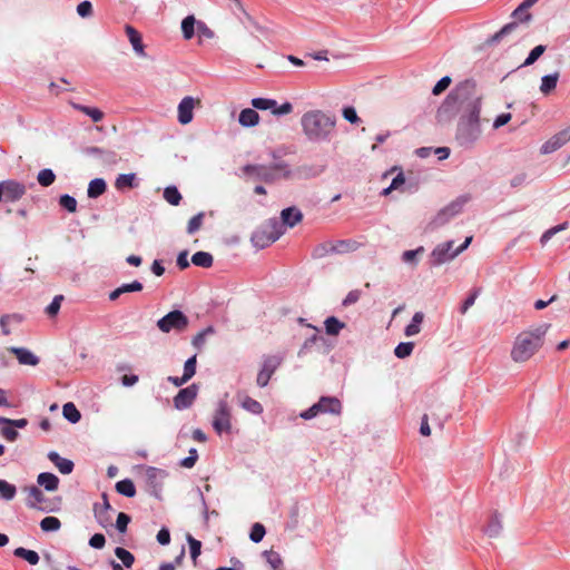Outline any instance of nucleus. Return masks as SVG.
Listing matches in <instances>:
<instances>
[{"mask_svg":"<svg viewBox=\"0 0 570 570\" xmlns=\"http://www.w3.org/2000/svg\"><path fill=\"white\" fill-rule=\"evenodd\" d=\"M324 170H325V166L312 167V166L304 165V166L297 167L295 175L299 178H311V177H316V176L321 175Z\"/></svg>","mask_w":570,"mask_h":570,"instance_id":"f704fd0d","label":"nucleus"},{"mask_svg":"<svg viewBox=\"0 0 570 570\" xmlns=\"http://www.w3.org/2000/svg\"><path fill=\"white\" fill-rule=\"evenodd\" d=\"M330 250L335 253H348L357 249L358 244L355 240L345 239L330 243Z\"/></svg>","mask_w":570,"mask_h":570,"instance_id":"7c9ffc66","label":"nucleus"},{"mask_svg":"<svg viewBox=\"0 0 570 570\" xmlns=\"http://www.w3.org/2000/svg\"><path fill=\"white\" fill-rule=\"evenodd\" d=\"M468 197H459L452 203H450L448 206L442 208L435 217L431 220L430 225L433 228L440 227L448 223L452 217L461 213L463 206L466 204Z\"/></svg>","mask_w":570,"mask_h":570,"instance_id":"1a4fd4ad","label":"nucleus"},{"mask_svg":"<svg viewBox=\"0 0 570 570\" xmlns=\"http://www.w3.org/2000/svg\"><path fill=\"white\" fill-rule=\"evenodd\" d=\"M56 179V175L55 173L49 169V168H46V169H41L39 173H38V176H37V180L38 183L43 186V187H48L50 185L53 184Z\"/></svg>","mask_w":570,"mask_h":570,"instance_id":"49530a36","label":"nucleus"},{"mask_svg":"<svg viewBox=\"0 0 570 570\" xmlns=\"http://www.w3.org/2000/svg\"><path fill=\"white\" fill-rule=\"evenodd\" d=\"M313 330V334L308 337L303 346L302 352L304 353H327L328 346L326 344L325 337L320 333V330L315 326L307 325Z\"/></svg>","mask_w":570,"mask_h":570,"instance_id":"9b49d317","label":"nucleus"},{"mask_svg":"<svg viewBox=\"0 0 570 570\" xmlns=\"http://www.w3.org/2000/svg\"><path fill=\"white\" fill-rule=\"evenodd\" d=\"M361 295H362V292L360 289H353V291L348 292L346 297L343 299L342 305L347 307L352 304H355L360 299Z\"/></svg>","mask_w":570,"mask_h":570,"instance_id":"338daca9","label":"nucleus"},{"mask_svg":"<svg viewBox=\"0 0 570 570\" xmlns=\"http://www.w3.org/2000/svg\"><path fill=\"white\" fill-rule=\"evenodd\" d=\"M544 51H546V47L542 45L534 47L530 51L525 61L523 62V66H530V65L534 63L543 55Z\"/></svg>","mask_w":570,"mask_h":570,"instance_id":"13d9d810","label":"nucleus"},{"mask_svg":"<svg viewBox=\"0 0 570 570\" xmlns=\"http://www.w3.org/2000/svg\"><path fill=\"white\" fill-rule=\"evenodd\" d=\"M188 317L181 311L175 309L158 320L157 327L163 333H169L171 331L180 333L188 327Z\"/></svg>","mask_w":570,"mask_h":570,"instance_id":"39448f33","label":"nucleus"},{"mask_svg":"<svg viewBox=\"0 0 570 570\" xmlns=\"http://www.w3.org/2000/svg\"><path fill=\"white\" fill-rule=\"evenodd\" d=\"M198 386L191 384L185 389H181L174 397V406L177 410H186L191 406L195 399L197 397Z\"/></svg>","mask_w":570,"mask_h":570,"instance_id":"ddd939ff","label":"nucleus"},{"mask_svg":"<svg viewBox=\"0 0 570 570\" xmlns=\"http://www.w3.org/2000/svg\"><path fill=\"white\" fill-rule=\"evenodd\" d=\"M13 554L17 558H21V559L26 560L31 566L37 564L40 560V557L37 551L29 550L23 547L16 548L13 550Z\"/></svg>","mask_w":570,"mask_h":570,"instance_id":"c756f323","label":"nucleus"},{"mask_svg":"<svg viewBox=\"0 0 570 570\" xmlns=\"http://www.w3.org/2000/svg\"><path fill=\"white\" fill-rule=\"evenodd\" d=\"M191 262L196 266L209 268L213 265L214 258L207 252H197L191 256Z\"/></svg>","mask_w":570,"mask_h":570,"instance_id":"e433bc0d","label":"nucleus"},{"mask_svg":"<svg viewBox=\"0 0 570 570\" xmlns=\"http://www.w3.org/2000/svg\"><path fill=\"white\" fill-rule=\"evenodd\" d=\"M321 413L340 414L342 404L338 399L333 396H322L317 402Z\"/></svg>","mask_w":570,"mask_h":570,"instance_id":"aec40b11","label":"nucleus"},{"mask_svg":"<svg viewBox=\"0 0 570 570\" xmlns=\"http://www.w3.org/2000/svg\"><path fill=\"white\" fill-rule=\"evenodd\" d=\"M451 85V78L445 76L441 78L432 89V94L438 96L449 88Z\"/></svg>","mask_w":570,"mask_h":570,"instance_id":"69168bd1","label":"nucleus"},{"mask_svg":"<svg viewBox=\"0 0 570 570\" xmlns=\"http://www.w3.org/2000/svg\"><path fill=\"white\" fill-rule=\"evenodd\" d=\"M453 245V240L439 244L431 253V264L433 266H439L453 259L456 256L454 255V250H452Z\"/></svg>","mask_w":570,"mask_h":570,"instance_id":"f8f14e48","label":"nucleus"},{"mask_svg":"<svg viewBox=\"0 0 570 570\" xmlns=\"http://www.w3.org/2000/svg\"><path fill=\"white\" fill-rule=\"evenodd\" d=\"M550 324H541L534 330L520 333L514 342L513 353L518 354H535L543 344L544 335L550 328Z\"/></svg>","mask_w":570,"mask_h":570,"instance_id":"20e7f679","label":"nucleus"},{"mask_svg":"<svg viewBox=\"0 0 570 570\" xmlns=\"http://www.w3.org/2000/svg\"><path fill=\"white\" fill-rule=\"evenodd\" d=\"M238 121L243 127H254L259 122V115L256 110L246 108L240 111Z\"/></svg>","mask_w":570,"mask_h":570,"instance_id":"393cba45","label":"nucleus"},{"mask_svg":"<svg viewBox=\"0 0 570 570\" xmlns=\"http://www.w3.org/2000/svg\"><path fill=\"white\" fill-rule=\"evenodd\" d=\"M115 556L121 561L125 568H131L135 562V556L125 548L117 547L115 549Z\"/></svg>","mask_w":570,"mask_h":570,"instance_id":"ea45409f","label":"nucleus"},{"mask_svg":"<svg viewBox=\"0 0 570 570\" xmlns=\"http://www.w3.org/2000/svg\"><path fill=\"white\" fill-rule=\"evenodd\" d=\"M106 544V538L101 533H95L89 539V546L94 549H102Z\"/></svg>","mask_w":570,"mask_h":570,"instance_id":"774afa93","label":"nucleus"},{"mask_svg":"<svg viewBox=\"0 0 570 570\" xmlns=\"http://www.w3.org/2000/svg\"><path fill=\"white\" fill-rule=\"evenodd\" d=\"M142 288H144L142 284L138 281H134L130 284H122L121 286H119L116 289H114L112 292H110L109 299L116 301L117 298L120 297V295H122L125 293L140 292V291H142Z\"/></svg>","mask_w":570,"mask_h":570,"instance_id":"b1692460","label":"nucleus"},{"mask_svg":"<svg viewBox=\"0 0 570 570\" xmlns=\"http://www.w3.org/2000/svg\"><path fill=\"white\" fill-rule=\"evenodd\" d=\"M304 134L311 140H323L328 137L335 127V119L321 110H313L302 117Z\"/></svg>","mask_w":570,"mask_h":570,"instance_id":"f03ea898","label":"nucleus"},{"mask_svg":"<svg viewBox=\"0 0 570 570\" xmlns=\"http://www.w3.org/2000/svg\"><path fill=\"white\" fill-rule=\"evenodd\" d=\"M281 366V358H266L259 370L256 383L259 387H265L272 379L275 371Z\"/></svg>","mask_w":570,"mask_h":570,"instance_id":"4468645a","label":"nucleus"},{"mask_svg":"<svg viewBox=\"0 0 570 570\" xmlns=\"http://www.w3.org/2000/svg\"><path fill=\"white\" fill-rule=\"evenodd\" d=\"M243 173L252 178L272 184L278 179H288L292 177V170L284 161L266 165H246Z\"/></svg>","mask_w":570,"mask_h":570,"instance_id":"7ed1b4c3","label":"nucleus"},{"mask_svg":"<svg viewBox=\"0 0 570 570\" xmlns=\"http://www.w3.org/2000/svg\"><path fill=\"white\" fill-rule=\"evenodd\" d=\"M164 198L170 205L177 206L181 200V195L175 186H169L164 190Z\"/></svg>","mask_w":570,"mask_h":570,"instance_id":"a18cd8bd","label":"nucleus"},{"mask_svg":"<svg viewBox=\"0 0 570 570\" xmlns=\"http://www.w3.org/2000/svg\"><path fill=\"white\" fill-rule=\"evenodd\" d=\"M481 101L475 81L468 79L455 86L441 107L440 111L461 115L455 135L461 146L470 147L481 136Z\"/></svg>","mask_w":570,"mask_h":570,"instance_id":"f257e3e1","label":"nucleus"},{"mask_svg":"<svg viewBox=\"0 0 570 570\" xmlns=\"http://www.w3.org/2000/svg\"><path fill=\"white\" fill-rule=\"evenodd\" d=\"M195 23H196V20H195V17L194 16H188L186 17L183 22H181V31H183V35H184V38L186 40H189L194 37L195 35Z\"/></svg>","mask_w":570,"mask_h":570,"instance_id":"c03bdc74","label":"nucleus"},{"mask_svg":"<svg viewBox=\"0 0 570 570\" xmlns=\"http://www.w3.org/2000/svg\"><path fill=\"white\" fill-rule=\"evenodd\" d=\"M71 106L73 109L81 111L82 114L90 117L94 122H99L105 117V114L99 108L83 106L77 102H71Z\"/></svg>","mask_w":570,"mask_h":570,"instance_id":"a878e982","label":"nucleus"},{"mask_svg":"<svg viewBox=\"0 0 570 570\" xmlns=\"http://www.w3.org/2000/svg\"><path fill=\"white\" fill-rule=\"evenodd\" d=\"M213 428L218 434L229 433L232 430V414L226 400H219L217 403Z\"/></svg>","mask_w":570,"mask_h":570,"instance_id":"0eeeda50","label":"nucleus"},{"mask_svg":"<svg viewBox=\"0 0 570 570\" xmlns=\"http://www.w3.org/2000/svg\"><path fill=\"white\" fill-rule=\"evenodd\" d=\"M281 217L282 226L286 225L288 227H294L297 223H299L303 219V214L295 207H288L282 210Z\"/></svg>","mask_w":570,"mask_h":570,"instance_id":"4be33fe9","label":"nucleus"},{"mask_svg":"<svg viewBox=\"0 0 570 570\" xmlns=\"http://www.w3.org/2000/svg\"><path fill=\"white\" fill-rule=\"evenodd\" d=\"M404 183H405V177H404L403 173H399L393 178L391 185L387 188L383 189L382 195H384V196L389 195L392 190L399 189L402 185H404Z\"/></svg>","mask_w":570,"mask_h":570,"instance_id":"052dcab7","label":"nucleus"},{"mask_svg":"<svg viewBox=\"0 0 570 570\" xmlns=\"http://www.w3.org/2000/svg\"><path fill=\"white\" fill-rule=\"evenodd\" d=\"M423 320H424V314L422 312H416L413 315L411 323L405 327V335L412 336V335L419 334L421 331L420 325L423 322Z\"/></svg>","mask_w":570,"mask_h":570,"instance_id":"58836bf2","label":"nucleus"},{"mask_svg":"<svg viewBox=\"0 0 570 570\" xmlns=\"http://www.w3.org/2000/svg\"><path fill=\"white\" fill-rule=\"evenodd\" d=\"M47 456L60 473L70 474L73 471V462L69 459L62 458L58 452L50 451Z\"/></svg>","mask_w":570,"mask_h":570,"instance_id":"6ab92c4d","label":"nucleus"},{"mask_svg":"<svg viewBox=\"0 0 570 570\" xmlns=\"http://www.w3.org/2000/svg\"><path fill=\"white\" fill-rule=\"evenodd\" d=\"M413 348H414V343H412V342L400 343L395 347L394 354H395V356H409L413 352Z\"/></svg>","mask_w":570,"mask_h":570,"instance_id":"e2e57ef3","label":"nucleus"},{"mask_svg":"<svg viewBox=\"0 0 570 570\" xmlns=\"http://www.w3.org/2000/svg\"><path fill=\"white\" fill-rule=\"evenodd\" d=\"M1 188L4 193V200L16 202L26 194V187L23 184L16 180L1 181Z\"/></svg>","mask_w":570,"mask_h":570,"instance_id":"dca6fc26","label":"nucleus"},{"mask_svg":"<svg viewBox=\"0 0 570 570\" xmlns=\"http://www.w3.org/2000/svg\"><path fill=\"white\" fill-rule=\"evenodd\" d=\"M187 541H188V544H189L190 557H191L194 563L196 564L197 558L200 554L202 542L199 540H196L190 534H187Z\"/></svg>","mask_w":570,"mask_h":570,"instance_id":"09e8293b","label":"nucleus"},{"mask_svg":"<svg viewBox=\"0 0 570 570\" xmlns=\"http://www.w3.org/2000/svg\"><path fill=\"white\" fill-rule=\"evenodd\" d=\"M214 334L215 330L212 326H208L207 328L203 330L193 338L191 343L194 347L199 352L203 351V348L207 345L208 340L213 337Z\"/></svg>","mask_w":570,"mask_h":570,"instance_id":"bb28decb","label":"nucleus"},{"mask_svg":"<svg viewBox=\"0 0 570 570\" xmlns=\"http://www.w3.org/2000/svg\"><path fill=\"white\" fill-rule=\"evenodd\" d=\"M116 491L127 498H134L136 494V488L130 479H124L116 483Z\"/></svg>","mask_w":570,"mask_h":570,"instance_id":"c9c22d12","label":"nucleus"},{"mask_svg":"<svg viewBox=\"0 0 570 570\" xmlns=\"http://www.w3.org/2000/svg\"><path fill=\"white\" fill-rule=\"evenodd\" d=\"M102 503H95L94 504V514L97 520V522L102 525L107 527L111 522V518L109 515V511L111 510V505L108 500L107 493L101 494Z\"/></svg>","mask_w":570,"mask_h":570,"instance_id":"f3484780","label":"nucleus"},{"mask_svg":"<svg viewBox=\"0 0 570 570\" xmlns=\"http://www.w3.org/2000/svg\"><path fill=\"white\" fill-rule=\"evenodd\" d=\"M558 79H559V72H554L553 75L543 76L541 79L540 91L544 96L550 95L556 89Z\"/></svg>","mask_w":570,"mask_h":570,"instance_id":"72a5a7b5","label":"nucleus"},{"mask_svg":"<svg viewBox=\"0 0 570 570\" xmlns=\"http://www.w3.org/2000/svg\"><path fill=\"white\" fill-rule=\"evenodd\" d=\"M0 434L10 442L16 441L19 436L18 431L11 424H2Z\"/></svg>","mask_w":570,"mask_h":570,"instance_id":"4d7b16f0","label":"nucleus"},{"mask_svg":"<svg viewBox=\"0 0 570 570\" xmlns=\"http://www.w3.org/2000/svg\"><path fill=\"white\" fill-rule=\"evenodd\" d=\"M518 27V23L517 22H511V23H508L505 24L500 31H498L497 33H494L491 39L489 40L490 43H493V42H498L500 39H502L504 36H507L508 33L512 32L514 29H517Z\"/></svg>","mask_w":570,"mask_h":570,"instance_id":"6e6d98bb","label":"nucleus"},{"mask_svg":"<svg viewBox=\"0 0 570 570\" xmlns=\"http://www.w3.org/2000/svg\"><path fill=\"white\" fill-rule=\"evenodd\" d=\"M196 105H200L199 99H194L190 96H187L181 99V101L178 105V121L181 125H187L193 120V110Z\"/></svg>","mask_w":570,"mask_h":570,"instance_id":"2eb2a0df","label":"nucleus"},{"mask_svg":"<svg viewBox=\"0 0 570 570\" xmlns=\"http://www.w3.org/2000/svg\"><path fill=\"white\" fill-rule=\"evenodd\" d=\"M265 533V527L262 523H255L250 529L249 539L253 542L258 543L263 540Z\"/></svg>","mask_w":570,"mask_h":570,"instance_id":"603ef678","label":"nucleus"},{"mask_svg":"<svg viewBox=\"0 0 570 570\" xmlns=\"http://www.w3.org/2000/svg\"><path fill=\"white\" fill-rule=\"evenodd\" d=\"M324 326H325V333L330 336H336L340 334V332L346 326V324L344 322H341L337 317L335 316H328L325 321H324Z\"/></svg>","mask_w":570,"mask_h":570,"instance_id":"c85d7f7f","label":"nucleus"},{"mask_svg":"<svg viewBox=\"0 0 570 570\" xmlns=\"http://www.w3.org/2000/svg\"><path fill=\"white\" fill-rule=\"evenodd\" d=\"M570 139V128H567L552 137L553 147H561Z\"/></svg>","mask_w":570,"mask_h":570,"instance_id":"0e129e2a","label":"nucleus"},{"mask_svg":"<svg viewBox=\"0 0 570 570\" xmlns=\"http://www.w3.org/2000/svg\"><path fill=\"white\" fill-rule=\"evenodd\" d=\"M24 490L28 493V499H27L28 508L37 509V510L46 511V512L51 511V509H47V507L43 505V503L46 502V497L38 487L31 485V487L26 488Z\"/></svg>","mask_w":570,"mask_h":570,"instance_id":"a211bd4d","label":"nucleus"},{"mask_svg":"<svg viewBox=\"0 0 570 570\" xmlns=\"http://www.w3.org/2000/svg\"><path fill=\"white\" fill-rule=\"evenodd\" d=\"M501 531H502L501 518H500V514L495 512L490 518V520L484 529V532L490 538H497V537H499Z\"/></svg>","mask_w":570,"mask_h":570,"instance_id":"cd10ccee","label":"nucleus"},{"mask_svg":"<svg viewBox=\"0 0 570 570\" xmlns=\"http://www.w3.org/2000/svg\"><path fill=\"white\" fill-rule=\"evenodd\" d=\"M59 205L69 213H75L77 210V200L70 195L60 196Z\"/></svg>","mask_w":570,"mask_h":570,"instance_id":"8fccbe9b","label":"nucleus"},{"mask_svg":"<svg viewBox=\"0 0 570 570\" xmlns=\"http://www.w3.org/2000/svg\"><path fill=\"white\" fill-rule=\"evenodd\" d=\"M37 483L43 487L46 491L53 492L59 487V478L50 472H41L37 476Z\"/></svg>","mask_w":570,"mask_h":570,"instance_id":"412c9836","label":"nucleus"},{"mask_svg":"<svg viewBox=\"0 0 570 570\" xmlns=\"http://www.w3.org/2000/svg\"><path fill=\"white\" fill-rule=\"evenodd\" d=\"M252 106L258 110H271L275 116L287 115L293 110L291 102L278 106L276 100L269 98H254L252 99Z\"/></svg>","mask_w":570,"mask_h":570,"instance_id":"9d476101","label":"nucleus"},{"mask_svg":"<svg viewBox=\"0 0 570 570\" xmlns=\"http://www.w3.org/2000/svg\"><path fill=\"white\" fill-rule=\"evenodd\" d=\"M61 527V522L56 517H46L40 521V528L45 532L58 531Z\"/></svg>","mask_w":570,"mask_h":570,"instance_id":"37998d69","label":"nucleus"},{"mask_svg":"<svg viewBox=\"0 0 570 570\" xmlns=\"http://www.w3.org/2000/svg\"><path fill=\"white\" fill-rule=\"evenodd\" d=\"M62 414L66 420L70 423H77L81 419V414L76 405L71 402H68L62 407Z\"/></svg>","mask_w":570,"mask_h":570,"instance_id":"4c0bfd02","label":"nucleus"},{"mask_svg":"<svg viewBox=\"0 0 570 570\" xmlns=\"http://www.w3.org/2000/svg\"><path fill=\"white\" fill-rule=\"evenodd\" d=\"M62 301H63L62 295H56L53 297L52 302L46 308V313L48 314V316L53 317L58 314Z\"/></svg>","mask_w":570,"mask_h":570,"instance_id":"bf43d9fd","label":"nucleus"},{"mask_svg":"<svg viewBox=\"0 0 570 570\" xmlns=\"http://www.w3.org/2000/svg\"><path fill=\"white\" fill-rule=\"evenodd\" d=\"M205 214L203 212L198 213L197 215L193 216L187 224V233L189 235L195 234L203 226Z\"/></svg>","mask_w":570,"mask_h":570,"instance_id":"de8ad7c7","label":"nucleus"},{"mask_svg":"<svg viewBox=\"0 0 570 570\" xmlns=\"http://www.w3.org/2000/svg\"><path fill=\"white\" fill-rule=\"evenodd\" d=\"M240 406L245 411H247L252 414H256V415L262 414L264 411L263 405L258 401H256L247 395H244L240 397Z\"/></svg>","mask_w":570,"mask_h":570,"instance_id":"2f4dec72","label":"nucleus"},{"mask_svg":"<svg viewBox=\"0 0 570 570\" xmlns=\"http://www.w3.org/2000/svg\"><path fill=\"white\" fill-rule=\"evenodd\" d=\"M283 234L282 225L277 220H271L253 235V242L256 246L264 248L276 242Z\"/></svg>","mask_w":570,"mask_h":570,"instance_id":"423d86ee","label":"nucleus"},{"mask_svg":"<svg viewBox=\"0 0 570 570\" xmlns=\"http://www.w3.org/2000/svg\"><path fill=\"white\" fill-rule=\"evenodd\" d=\"M17 494V488L6 480L0 479V498L11 501Z\"/></svg>","mask_w":570,"mask_h":570,"instance_id":"a19ab883","label":"nucleus"},{"mask_svg":"<svg viewBox=\"0 0 570 570\" xmlns=\"http://www.w3.org/2000/svg\"><path fill=\"white\" fill-rule=\"evenodd\" d=\"M568 228V223L564 222L560 225H557L554 227H551L549 228L548 230H546L543 233V235L541 236V244L544 245L548 240H550L557 233L561 232V230H564Z\"/></svg>","mask_w":570,"mask_h":570,"instance_id":"3c124183","label":"nucleus"},{"mask_svg":"<svg viewBox=\"0 0 570 570\" xmlns=\"http://www.w3.org/2000/svg\"><path fill=\"white\" fill-rule=\"evenodd\" d=\"M197 358H187L184 365L183 381H189L196 372Z\"/></svg>","mask_w":570,"mask_h":570,"instance_id":"5fc2aeb1","label":"nucleus"},{"mask_svg":"<svg viewBox=\"0 0 570 570\" xmlns=\"http://www.w3.org/2000/svg\"><path fill=\"white\" fill-rule=\"evenodd\" d=\"M166 476L167 472L165 470L155 466L145 468V482L149 494L158 499L160 498Z\"/></svg>","mask_w":570,"mask_h":570,"instance_id":"6e6552de","label":"nucleus"},{"mask_svg":"<svg viewBox=\"0 0 570 570\" xmlns=\"http://www.w3.org/2000/svg\"><path fill=\"white\" fill-rule=\"evenodd\" d=\"M136 175L135 174H121L117 177L115 181V187L118 190L124 188H132L135 187Z\"/></svg>","mask_w":570,"mask_h":570,"instance_id":"79ce46f5","label":"nucleus"},{"mask_svg":"<svg viewBox=\"0 0 570 570\" xmlns=\"http://www.w3.org/2000/svg\"><path fill=\"white\" fill-rule=\"evenodd\" d=\"M130 517L125 512H119L116 520V528L120 533H125L127 531L128 524L130 522Z\"/></svg>","mask_w":570,"mask_h":570,"instance_id":"680f3d73","label":"nucleus"},{"mask_svg":"<svg viewBox=\"0 0 570 570\" xmlns=\"http://www.w3.org/2000/svg\"><path fill=\"white\" fill-rule=\"evenodd\" d=\"M107 185L102 178L92 179L87 189L89 198H97L106 191Z\"/></svg>","mask_w":570,"mask_h":570,"instance_id":"473e14b6","label":"nucleus"},{"mask_svg":"<svg viewBox=\"0 0 570 570\" xmlns=\"http://www.w3.org/2000/svg\"><path fill=\"white\" fill-rule=\"evenodd\" d=\"M264 554L266 557V561L274 570H278L282 567L283 561L278 552L271 550L265 551Z\"/></svg>","mask_w":570,"mask_h":570,"instance_id":"864d4df0","label":"nucleus"},{"mask_svg":"<svg viewBox=\"0 0 570 570\" xmlns=\"http://www.w3.org/2000/svg\"><path fill=\"white\" fill-rule=\"evenodd\" d=\"M126 35L132 45L134 50L138 53L144 56V45L141 40V35L130 24H127L125 27Z\"/></svg>","mask_w":570,"mask_h":570,"instance_id":"5701e85b","label":"nucleus"}]
</instances>
